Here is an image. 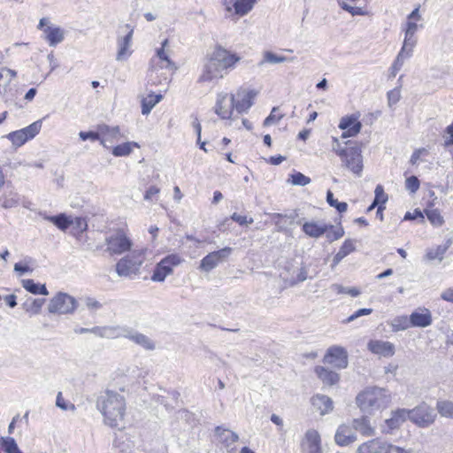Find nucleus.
I'll return each mask as SVG.
<instances>
[{
  "label": "nucleus",
  "mask_w": 453,
  "mask_h": 453,
  "mask_svg": "<svg viewBox=\"0 0 453 453\" xmlns=\"http://www.w3.org/2000/svg\"><path fill=\"white\" fill-rule=\"evenodd\" d=\"M96 407L104 417L105 425L121 429L124 427L126 399L113 390L103 392L97 398Z\"/></svg>",
  "instance_id": "1"
},
{
  "label": "nucleus",
  "mask_w": 453,
  "mask_h": 453,
  "mask_svg": "<svg viewBox=\"0 0 453 453\" xmlns=\"http://www.w3.org/2000/svg\"><path fill=\"white\" fill-rule=\"evenodd\" d=\"M239 60L240 58L235 54H231L222 47H217L204 64L199 81L206 82L223 78L226 71Z\"/></svg>",
  "instance_id": "2"
},
{
  "label": "nucleus",
  "mask_w": 453,
  "mask_h": 453,
  "mask_svg": "<svg viewBox=\"0 0 453 453\" xmlns=\"http://www.w3.org/2000/svg\"><path fill=\"white\" fill-rule=\"evenodd\" d=\"M239 60L240 58L235 54H231L222 47H217L204 64L199 81L206 82L223 78L226 71Z\"/></svg>",
  "instance_id": "3"
},
{
  "label": "nucleus",
  "mask_w": 453,
  "mask_h": 453,
  "mask_svg": "<svg viewBox=\"0 0 453 453\" xmlns=\"http://www.w3.org/2000/svg\"><path fill=\"white\" fill-rule=\"evenodd\" d=\"M357 404L363 411L372 412L386 408L390 403V395L381 388H368L357 396Z\"/></svg>",
  "instance_id": "4"
},
{
  "label": "nucleus",
  "mask_w": 453,
  "mask_h": 453,
  "mask_svg": "<svg viewBox=\"0 0 453 453\" xmlns=\"http://www.w3.org/2000/svg\"><path fill=\"white\" fill-rule=\"evenodd\" d=\"M352 143H334L333 150L340 157L342 164L357 175L363 170V157L361 148Z\"/></svg>",
  "instance_id": "5"
},
{
  "label": "nucleus",
  "mask_w": 453,
  "mask_h": 453,
  "mask_svg": "<svg viewBox=\"0 0 453 453\" xmlns=\"http://www.w3.org/2000/svg\"><path fill=\"white\" fill-rule=\"evenodd\" d=\"M146 248L135 249L116 264V273L120 277H132L140 273V268L145 261Z\"/></svg>",
  "instance_id": "6"
},
{
  "label": "nucleus",
  "mask_w": 453,
  "mask_h": 453,
  "mask_svg": "<svg viewBox=\"0 0 453 453\" xmlns=\"http://www.w3.org/2000/svg\"><path fill=\"white\" fill-rule=\"evenodd\" d=\"M404 448L393 445L380 437L368 440L358 446L357 453H406Z\"/></svg>",
  "instance_id": "7"
},
{
  "label": "nucleus",
  "mask_w": 453,
  "mask_h": 453,
  "mask_svg": "<svg viewBox=\"0 0 453 453\" xmlns=\"http://www.w3.org/2000/svg\"><path fill=\"white\" fill-rule=\"evenodd\" d=\"M77 306V300L73 296L66 293L58 292L50 299L48 311L50 313L53 314H73Z\"/></svg>",
  "instance_id": "8"
},
{
  "label": "nucleus",
  "mask_w": 453,
  "mask_h": 453,
  "mask_svg": "<svg viewBox=\"0 0 453 453\" xmlns=\"http://www.w3.org/2000/svg\"><path fill=\"white\" fill-rule=\"evenodd\" d=\"M37 29L42 32V39L50 47H56L65 40V31L60 27L51 25L48 18H42L39 20Z\"/></svg>",
  "instance_id": "9"
},
{
  "label": "nucleus",
  "mask_w": 453,
  "mask_h": 453,
  "mask_svg": "<svg viewBox=\"0 0 453 453\" xmlns=\"http://www.w3.org/2000/svg\"><path fill=\"white\" fill-rule=\"evenodd\" d=\"M134 34V27L129 24L120 26L119 28V35L117 38L118 52L116 59L123 61L127 59L131 54L130 50L132 45V38Z\"/></svg>",
  "instance_id": "10"
},
{
  "label": "nucleus",
  "mask_w": 453,
  "mask_h": 453,
  "mask_svg": "<svg viewBox=\"0 0 453 453\" xmlns=\"http://www.w3.org/2000/svg\"><path fill=\"white\" fill-rule=\"evenodd\" d=\"M183 259L178 254H170L161 259L156 265L151 280L156 282H162L173 273V268L181 264Z\"/></svg>",
  "instance_id": "11"
},
{
  "label": "nucleus",
  "mask_w": 453,
  "mask_h": 453,
  "mask_svg": "<svg viewBox=\"0 0 453 453\" xmlns=\"http://www.w3.org/2000/svg\"><path fill=\"white\" fill-rule=\"evenodd\" d=\"M436 418L434 410L426 403H422L412 410H409V419L420 427H426L434 423Z\"/></svg>",
  "instance_id": "12"
},
{
  "label": "nucleus",
  "mask_w": 453,
  "mask_h": 453,
  "mask_svg": "<svg viewBox=\"0 0 453 453\" xmlns=\"http://www.w3.org/2000/svg\"><path fill=\"white\" fill-rule=\"evenodd\" d=\"M107 250L111 254L120 255L130 250L132 241L123 230H117L111 233L105 240Z\"/></svg>",
  "instance_id": "13"
},
{
  "label": "nucleus",
  "mask_w": 453,
  "mask_h": 453,
  "mask_svg": "<svg viewBox=\"0 0 453 453\" xmlns=\"http://www.w3.org/2000/svg\"><path fill=\"white\" fill-rule=\"evenodd\" d=\"M215 112L221 119L235 120L238 118L233 94L220 93L218 95Z\"/></svg>",
  "instance_id": "14"
},
{
  "label": "nucleus",
  "mask_w": 453,
  "mask_h": 453,
  "mask_svg": "<svg viewBox=\"0 0 453 453\" xmlns=\"http://www.w3.org/2000/svg\"><path fill=\"white\" fill-rule=\"evenodd\" d=\"M338 127L342 131V138L357 136L362 129L360 113L355 112L341 118Z\"/></svg>",
  "instance_id": "15"
},
{
  "label": "nucleus",
  "mask_w": 453,
  "mask_h": 453,
  "mask_svg": "<svg viewBox=\"0 0 453 453\" xmlns=\"http://www.w3.org/2000/svg\"><path fill=\"white\" fill-rule=\"evenodd\" d=\"M232 248L225 247L219 250H216L206 255L200 263V269L204 272H211L220 263L228 258L232 253Z\"/></svg>",
  "instance_id": "16"
},
{
  "label": "nucleus",
  "mask_w": 453,
  "mask_h": 453,
  "mask_svg": "<svg viewBox=\"0 0 453 453\" xmlns=\"http://www.w3.org/2000/svg\"><path fill=\"white\" fill-rule=\"evenodd\" d=\"M101 135H103L106 139L111 140H119L122 138V135L119 133V127H109L107 125H101L98 127L96 132L88 131L84 132L81 131L79 133V136L81 140L86 141L87 139H91L93 141H97L101 139Z\"/></svg>",
  "instance_id": "17"
},
{
  "label": "nucleus",
  "mask_w": 453,
  "mask_h": 453,
  "mask_svg": "<svg viewBox=\"0 0 453 453\" xmlns=\"http://www.w3.org/2000/svg\"><path fill=\"white\" fill-rule=\"evenodd\" d=\"M257 92L240 88L235 94H233L236 115L246 112L253 104V99L256 97Z\"/></svg>",
  "instance_id": "18"
},
{
  "label": "nucleus",
  "mask_w": 453,
  "mask_h": 453,
  "mask_svg": "<svg viewBox=\"0 0 453 453\" xmlns=\"http://www.w3.org/2000/svg\"><path fill=\"white\" fill-rule=\"evenodd\" d=\"M302 453H322L321 438L315 429L306 431L301 443Z\"/></svg>",
  "instance_id": "19"
},
{
  "label": "nucleus",
  "mask_w": 453,
  "mask_h": 453,
  "mask_svg": "<svg viewBox=\"0 0 453 453\" xmlns=\"http://www.w3.org/2000/svg\"><path fill=\"white\" fill-rule=\"evenodd\" d=\"M324 362L336 368L343 369L348 366V355L342 347L333 346L327 349Z\"/></svg>",
  "instance_id": "20"
},
{
  "label": "nucleus",
  "mask_w": 453,
  "mask_h": 453,
  "mask_svg": "<svg viewBox=\"0 0 453 453\" xmlns=\"http://www.w3.org/2000/svg\"><path fill=\"white\" fill-rule=\"evenodd\" d=\"M334 229L331 224L320 223L318 221H305L302 226L303 232L309 237L319 239L328 230Z\"/></svg>",
  "instance_id": "21"
},
{
  "label": "nucleus",
  "mask_w": 453,
  "mask_h": 453,
  "mask_svg": "<svg viewBox=\"0 0 453 453\" xmlns=\"http://www.w3.org/2000/svg\"><path fill=\"white\" fill-rule=\"evenodd\" d=\"M357 439L353 427L345 424L339 426L334 435L335 443L341 447L349 446L355 442Z\"/></svg>",
  "instance_id": "22"
},
{
  "label": "nucleus",
  "mask_w": 453,
  "mask_h": 453,
  "mask_svg": "<svg viewBox=\"0 0 453 453\" xmlns=\"http://www.w3.org/2000/svg\"><path fill=\"white\" fill-rule=\"evenodd\" d=\"M367 348L372 353L385 357H390L395 354V345L390 342L371 340Z\"/></svg>",
  "instance_id": "23"
},
{
  "label": "nucleus",
  "mask_w": 453,
  "mask_h": 453,
  "mask_svg": "<svg viewBox=\"0 0 453 453\" xmlns=\"http://www.w3.org/2000/svg\"><path fill=\"white\" fill-rule=\"evenodd\" d=\"M126 338L141 346L146 350H154L156 349L154 342L150 337L134 330L129 326L127 327Z\"/></svg>",
  "instance_id": "24"
},
{
  "label": "nucleus",
  "mask_w": 453,
  "mask_h": 453,
  "mask_svg": "<svg viewBox=\"0 0 453 453\" xmlns=\"http://www.w3.org/2000/svg\"><path fill=\"white\" fill-rule=\"evenodd\" d=\"M39 215L44 220L54 224L61 231H66L70 226L73 224L72 217L67 216L65 213H59L55 216H50L46 212H40Z\"/></svg>",
  "instance_id": "25"
},
{
  "label": "nucleus",
  "mask_w": 453,
  "mask_h": 453,
  "mask_svg": "<svg viewBox=\"0 0 453 453\" xmlns=\"http://www.w3.org/2000/svg\"><path fill=\"white\" fill-rule=\"evenodd\" d=\"M215 434L219 437V440L223 443L228 451L234 449V443L239 440V436L236 433L223 428L222 426H217L215 428Z\"/></svg>",
  "instance_id": "26"
},
{
  "label": "nucleus",
  "mask_w": 453,
  "mask_h": 453,
  "mask_svg": "<svg viewBox=\"0 0 453 453\" xmlns=\"http://www.w3.org/2000/svg\"><path fill=\"white\" fill-rule=\"evenodd\" d=\"M410 322L411 326L426 327L433 322L432 314L428 309L415 311L410 315Z\"/></svg>",
  "instance_id": "27"
},
{
  "label": "nucleus",
  "mask_w": 453,
  "mask_h": 453,
  "mask_svg": "<svg viewBox=\"0 0 453 453\" xmlns=\"http://www.w3.org/2000/svg\"><path fill=\"white\" fill-rule=\"evenodd\" d=\"M311 404L315 409L319 411L321 415L331 412L334 409L332 399L325 395L318 394L311 398Z\"/></svg>",
  "instance_id": "28"
},
{
  "label": "nucleus",
  "mask_w": 453,
  "mask_h": 453,
  "mask_svg": "<svg viewBox=\"0 0 453 453\" xmlns=\"http://www.w3.org/2000/svg\"><path fill=\"white\" fill-rule=\"evenodd\" d=\"M315 372L321 381L327 386H334L338 383L340 380V376L337 372L323 366H317L315 368Z\"/></svg>",
  "instance_id": "29"
},
{
  "label": "nucleus",
  "mask_w": 453,
  "mask_h": 453,
  "mask_svg": "<svg viewBox=\"0 0 453 453\" xmlns=\"http://www.w3.org/2000/svg\"><path fill=\"white\" fill-rule=\"evenodd\" d=\"M352 427L355 432H359L363 436L371 437L375 435V428L371 426L370 420L367 417L355 418L353 420Z\"/></svg>",
  "instance_id": "30"
},
{
  "label": "nucleus",
  "mask_w": 453,
  "mask_h": 453,
  "mask_svg": "<svg viewBox=\"0 0 453 453\" xmlns=\"http://www.w3.org/2000/svg\"><path fill=\"white\" fill-rule=\"evenodd\" d=\"M407 419H409V410L398 409L392 412L390 418L386 419V424L389 430H394L400 427Z\"/></svg>",
  "instance_id": "31"
},
{
  "label": "nucleus",
  "mask_w": 453,
  "mask_h": 453,
  "mask_svg": "<svg viewBox=\"0 0 453 453\" xmlns=\"http://www.w3.org/2000/svg\"><path fill=\"white\" fill-rule=\"evenodd\" d=\"M127 326L120 325H111V326H104V338L106 339H117V338H126V334L127 333Z\"/></svg>",
  "instance_id": "32"
},
{
  "label": "nucleus",
  "mask_w": 453,
  "mask_h": 453,
  "mask_svg": "<svg viewBox=\"0 0 453 453\" xmlns=\"http://www.w3.org/2000/svg\"><path fill=\"white\" fill-rule=\"evenodd\" d=\"M22 287L33 295L48 296L49 291L44 284H39L31 279H25L21 280Z\"/></svg>",
  "instance_id": "33"
},
{
  "label": "nucleus",
  "mask_w": 453,
  "mask_h": 453,
  "mask_svg": "<svg viewBox=\"0 0 453 453\" xmlns=\"http://www.w3.org/2000/svg\"><path fill=\"white\" fill-rule=\"evenodd\" d=\"M163 98L161 94L150 93L142 100V113L143 115L149 114L153 107L158 104Z\"/></svg>",
  "instance_id": "34"
},
{
  "label": "nucleus",
  "mask_w": 453,
  "mask_h": 453,
  "mask_svg": "<svg viewBox=\"0 0 453 453\" xmlns=\"http://www.w3.org/2000/svg\"><path fill=\"white\" fill-rule=\"evenodd\" d=\"M257 0H234L233 6L236 14L244 16L252 10Z\"/></svg>",
  "instance_id": "35"
},
{
  "label": "nucleus",
  "mask_w": 453,
  "mask_h": 453,
  "mask_svg": "<svg viewBox=\"0 0 453 453\" xmlns=\"http://www.w3.org/2000/svg\"><path fill=\"white\" fill-rule=\"evenodd\" d=\"M0 446L5 453H23L19 449L14 438L10 436H1Z\"/></svg>",
  "instance_id": "36"
},
{
  "label": "nucleus",
  "mask_w": 453,
  "mask_h": 453,
  "mask_svg": "<svg viewBox=\"0 0 453 453\" xmlns=\"http://www.w3.org/2000/svg\"><path fill=\"white\" fill-rule=\"evenodd\" d=\"M394 332L403 331L411 326L410 318L405 315L397 316L389 323Z\"/></svg>",
  "instance_id": "37"
},
{
  "label": "nucleus",
  "mask_w": 453,
  "mask_h": 453,
  "mask_svg": "<svg viewBox=\"0 0 453 453\" xmlns=\"http://www.w3.org/2000/svg\"><path fill=\"white\" fill-rule=\"evenodd\" d=\"M448 249L449 245H439L434 249H429L426 253V258L430 261L434 259L442 261Z\"/></svg>",
  "instance_id": "38"
},
{
  "label": "nucleus",
  "mask_w": 453,
  "mask_h": 453,
  "mask_svg": "<svg viewBox=\"0 0 453 453\" xmlns=\"http://www.w3.org/2000/svg\"><path fill=\"white\" fill-rule=\"evenodd\" d=\"M436 408L441 416L453 418V402L446 400L438 401Z\"/></svg>",
  "instance_id": "39"
},
{
  "label": "nucleus",
  "mask_w": 453,
  "mask_h": 453,
  "mask_svg": "<svg viewBox=\"0 0 453 453\" xmlns=\"http://www.w3.org/2000/svg\"><path fill=\"white\" fill-rule=\"evenodd\" d=\"M44 302L45 299L43 298L34 299L31 302H26L23 304V308L27 312H29L33 315H36L41 312Z\"/></svg>",
  "instance_id": "40"
},
{
  "label": "nucleus",
  "mask_w": 453,
  "mask_h": 453,
  "mask_svg": "<svg viewBox=\"0 0 453 453\" xmlns=\"http://www.w3.org/2000/svg\"><path fill=\"white\" fill-rule=\"evenodd\" d=\"M168 44V40L165 39L161 44V48L157 50V56L162 62H165L164 67L176 69L174 63L169 58L168 55L165 51V47Z\"/></svg>",
  "instance_id": "41"
},
{
  "label": "nucleus",
  "mask_w": 453,
  "mask_h": 453,
  "mask_svg": "<svg viewBox=\"0 0 453 453\" xmlns=\"http://www.w3.org/2000/svg\"><path fill=\"white\" fill-rule=\"evenodd\" d=\"M132 144L134 146L140 148L139 143H119L112 150V154L116 157H125L131 153L132 151Z\"/></svg>",
  "instance_id": "42"
},
{
  "label": "nucleus",
  "mask_w": 453,
  "mask_h": 453,
  "mask_svg": "<svg viewBox=\"0 0 453 453\" xmlns=\"http://www.w3.org/2000/svg\"><path fill=\"white\" fill-rule=\"evenodd\" d=\"M288 181L294 186L304 187L311 182V179L300 172H296L289 175Z\"/></svg>",
  "instance_id": "43"
},
{
  "label": "nucleus",
  "mask_w": 453,
  "mask_h": 453,
  "mask_svg": "<svg viewBox=\"0 0 453 453\" xmlns=\"http://www.w3.org/2000/svg\"><path fill=\"white\" fill-rule=\"evenodd\" d=\"M326 202L331 206L335 208L340 213L345 212L348 209V204L345 202H339L334 198V194L331 190L326 192Z\"/></svg>",
  "instance_id": "44"
},
{
  "label": "nucleus",
  "mask_w": 453,
  "mask_h": 453,
  "mask_svg": "<svg viewBox=\"0 0 453 453\" xmlns=\"http://www.w3.org/2000/svg\"><path fill=\"white\" fill-rule=\"evenodd\" d=\"M19 203L18 193L10 191L9 194H4L2 207L4 209H11L16 207Z\"/></svg>",
  "instance_id": "45"
},
{
  "label": "nucleus",
  "mask_w": 453,
  "mask_h": 453,
  "mask_svg": "<svg viewBox=\"0 0 453 453\" xmlns=\"http://www.w3.org/2000/svg\"><path fill=\"white\" fill-rule=\"evenodd\" d=\"M425 213L427 217V219L433 226H441L443 224V218L438 210L426 209L425 210Z\"/></svg>",
  "instance_id": "46"
},
{
  "label": "nucleus",
  "mask_w": 453,
  "mask_h": 453,
  "mask_svg": "<svg viewBox=\"0 0 453 453\" xmlns=\"http://www.w3.org/2000/svg\"><path fill=\"white\" fill-rule=\"evenodd\" d=\"M288 58L285 56H279L272 51H266L264 54V60L260 63V65H263L264 62H267L270 64H279L288 61Z\"/></svg>",
  "instance_id": "47"
},
{
  "label": "nucleus",
  "mask_w": 453,
  "mask_h": 453,
  "mask_svg": "<svg viewBox=\"0 0 453 453\" xmlns=\"http://www.w3.org/2000/svg\"><path fill=\"white\" fill-rule=\"evenodd\" d=\"M284 114L280 111L279 107H273L270 115L264 120L265 126H270L273 123L280 121Z\"/></svg>",
  "instance_id": "48"
},
{
  "label": "nucleus",
  "mask_w": 453,
  "mask_h": 453,
  "mask_svg": "<svg viewBox=\"0 0 453 453\" xmlns=\"http://www.w3.org/2000/svg\"><path fill=\"white\" fill-rule=\"evenodd\" d=\"M42 128V120H37L29 125L28 127L23 128L26 136H27V141L33 139L41 130Z\"/></svg>",
  "instance_id": "49"
},
{
  "label": "nucleus",
  "mask_w": 453,
  "mask_h": 453,
  "mask_svg": "<svg viewBox=\"0 0 453 453\" xmlns=\"http://www.w3.org/2000/svg\"><path fill=\"white\" fill-rule=\"evenodd\" d=\"M307 279V272L304 268H298L297 274L296 277L292 276L291 278H284V280L290 286L296 285L297 283L303 282Z\"/></svg>",
  "instance_id": "50"
},
{
  "label": "nucleus",
  "mask_w": 453,
  "mask_h": 453,
  "mask_svg": "<svg viewBox=\"0 0 453 453\" xmlns=\"http://www.w3.org/2000/svg\"><path fill=\"white\" fill-rule=\"evenodd\" d=\"M374 199L375 203L384 205L388 201V195L384 192V188L381 185H377L374 190Z\"/></svg>",
  "instance_id": "51"
},
{
  "label": "nucleus",
  "mask_w": 453,
  "mask_h": 453,
  "mask_svg": "<svg viewBox=\"0 0 453 453\" xmlns=\"http://www.w3.org/2000/svg\"><path fill=\"white\" fill-rule=\"evenodd\" d=\"M325 234L328 242H332L334 241L339 240L344 235V229L342 226L336 228L334 226V229L328 230Z\"/></svg>",
  "instance_id": "52"
},
{
  "label": "nucleus",
  "mask_w": 453,
  "mask_h": 453,
  "mask_svg": "<svg viewBox=\"0 0 453 453\" xmlns=\"http://www.w3.org/2000/svg\"><path fill=\"white\" fill-rule=\"evenodd\" d=\"M420 183L416 176L408 177L405 180V188L411 193H416L419 188Z\"/></svg>",
  "instance_id": "53"
},
{
  "label": "nucleus",
  "mask_w": 453,
  "mask_h": 453,
  "mask_svg": "<svg viewBox=\"0 0 453 453\" xmlns=\"http://www.w3.org/2000/svg\"><path fill=\"white\" fill-rule=\"evenodd\" d=\"M356 250V241L352 239H346L340 248V251L343 256L347 257L349 254Z\"/></svg>",
  "instance_id": "54"
},
{
  "label": "nucleus",
  "mask_w": 453,
  "mask_h": 453,
  "mask_svg": "<svg viewBox=\"0 0 453 453\" xmlns=\"http://www.w3.org/2000/svg\"><path fill=\"white\" fill-rule=\"evenodd\" d=\"M372 312V309L370 308H362L355 311L352 315H350L349 318H347L343 322L344 323H350L357 319V318L361 316H366L370 315Z\"/></svg>",
  "instance_id": "55"
},
{
  "label": "nucleus",
  "mask_w": 453,
  "mask_h": 453,
  "mask_svg": "<svg viewBox=\"0 0 453 453\" xmlns=\"http://www.w3.org/2000/svg\"><path fill=\"white\" fill-rule=\"evenodd\" d=\"M7 138L12 142H27V136H26L24 129L10 133Z\"/></svg>",
  "instance_id": "56"
},
{
  "label": "nucleus",
  "mask_w": 453,
  "mask_h": 453,
  "mask_svg": "<svg viewBox=\"0 0 453 453\" xmlns=\"http://www.w3.org/2000/svg\"><path fill=\"white\" fill-rule=\"evenodd\" d=\"M428 154V149L426 148H420V149H418L416 150L411 157V164L412 165H417L418 160L422 157H425Z\"/></svg>",
  "instance_id": "57"
},
{
  "label": "nucleus",
  "mask_w": 453,
  "mask_h": 453,
  "mask_svg": "<svg viewBox=\"0 0 453 453\" xmlns=\"http://www.w3.org/2000/svg\"><path fill=\"white\" fill-rule=\"evenodd\" d=\"M231 219L241 226L250 225L254 221L252 218H247L246 216L239 215L236 212L231 215Z\"/></svg>",
  "instance_id": "58"
},
{
  "label": "nucleus",
  "mask_w": 453,
  "mask_h": 453,
  "mask_svg": "<svg viewBox=\"0 0 453 453\" xmlns=\"http://www.w3.org/2000/svg\"><path fill=\"white\" fill-rule=\"evenodd\" d=\"M56 405L60 408L61 410H64V411H66L68 409H72V410H74L75 409V406L74 404L71 403V404H67L65 403V401L64 400V398L62 397V393L61 392H58V395H57V400H56Z\"/></svg>",
  "instance_id": "59"
},
{
  "label": "nucleus",
  "mask_w": 453,
  "mask_h": 453,
  "mask_svg": "<svg viewBox=\"0 0 453 453\" xmlns=\"http://www.w3.org/2000/svg\"><path fill=\"white\" fill-rule=\"evenodd\" d=\"M84 301L87 308L90 311H97L102 308V304L93 297L88 296Z\"/></svg>",
  "instance_id": "60"
},
{
  "label": "nucleus",
  "mask_w": 453,
  "mask_h": 453,
  "mask_svg": "<svg viewBox=\"0 0 453 453\" xmlns=\"http://www.w3.org/2000/svg\"><path fill=\"white\" fill-rule=\"evenodd\" d=\"M400 100V91L398 89H393L388 92V104H395Z\"/></svg>",
  "instance_id": "61"
},
{
  "label": "nucleus",
  "mask_w": 453,
  "mask_h": 453,
  "mask_svg": "<svg viewBox=\"0 0 453 453\" xmlns=\"http://www.w3.org/2000/svg\"><path fill=\"white\" fill-rule=\"evenodd\" d=\"M411 49L403 46L395 59H399L403 64L405 59L411 58Z\"/></svg>",
  "instance_id": "62"
},
{
  "label": "nucleus",
  "mask_w": 453,
  "mask_h": 453,
  "mask_svg": "<svg viewBox=\"0 0 453 453\" xmlns=\"http://www.w3.org/2000/svg\"><path fill=\"white\" fill-rule=\"evenodd\" d=\"M14 271L19 273V275H23L27 273H32L33 269L30 268L27 265H23L21 263H16L14 265Z\"/></svg>",
  "instance_id": "63"
},
{
  "label": "nucleus",
  "mask_w": 453,
  "mask_h": 453,
  "mask_svg": "<svg viewBox=\"0 0 453 453\" xmlns=\"http://www.w3.org/2000/svg\"><path fill=\"white\" fill-rule=\"evenodd\" d=\"M441 298L444 301L453 303V287L442 291Z\"/></svg>",
  "instance_id": "64"
}]
</instances>
